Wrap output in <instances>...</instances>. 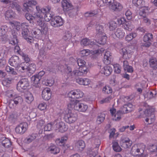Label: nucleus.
I'll return each mask as SVG.
<instances>
[{"label": "nucleus", "instance_id": "obj_1", "mask_svg": "<svg viewBox=\"0 0 157 157\" xmlns=\"http://www.w3.org/2000/svg\"><path fill=\"white\" fill-rule=\"evenodd\" d=\"M36 9V12L34 13L33 16L28 13L25 14V17L27 20L29 21L33 20L36 21L37 24L41 28L40 30L42 35L46 34L48 30V28L44 21H48L51 19V25L54 27H58L63 24L64 21L60 16H56L51 19L52 17L49 14V9L48 8L46 7L40 9L39 6H37Z\"/></svg>", "mask_w": 157, "mask_h": 157}, {"label": "nucleus", "instance_id": "obj_2", "mask_svg": "<svg viewBox=\"0 0 157 157\" xmlns=\"http://www.w3.org/2000/svg\"><path fill=\"white\" fill-rule=\"evenodd\" d=\"M10 28L13 29V31L19 30L21 28L22 29V35L23 38L30 44L33 43L34 40V38L30 36V32L28 29L29 25L27 23L23 22L20 24L19 22L15 21H13L9 22Z\"/></svg>", "mask_w": 157, "mask_h": 157}, {"label": "nucleus", "instance_id": "obj_3", "mask_svg": "<svg viewBox=\"0 0 157 157\" xmlns=\"http://www.w3.org/2000/svg\"><path fill=\"white\" fill-rule=\"evenodd\" d=\"M68 108L79 112L84 113L87 110L88 107L86 104L80 102L78 100H75L74 102L68 104Z\"/></svg>", "mask_w": 157, "mask_h": 157}, {"label": "nucleus", "instance_id": "obj_4", "mask_svg": "<svg viewBox=\"0 0 157 157\" xmlns=\"http://www.w3.org/2000/svg\"><path fill=\"white\" fill-rule=\"evenodd\" d=\"M145 146L143 144H138L132 146L131 154L134 156L138 155L139 157H145L146 155L144 154Z\"/></svg>", "mask_w": 157, "mask_h": 157}, {"label": "nucleus", "instance_id": "obj_5", "mask_svg": "<svg viewBox=\"0 0 157 157\" xmlns=\"http://www.w3.org/2000/svg\"><path fill=\"white\" fill-rule=\"evenodd\" d=\"M133 47L131 46L122 47L120 50V52L124 59H129L133 52Z\"/></svg>", "mask_w": 157, "mask_h": 157}, {"label": "nucleus", "instance_id": "obj_6", "mask_svg": "<svg viewBox=\"0 0 157 157\" xmlns=\"http://www.w3.org/2000/svg\"><path fill=\"white\" fill-rule=\"evenodd\" d=\"M71 109H69L68 112L65 114L64 119L68 123L72 124L75 123L77 120L78 115L76 113H74L73 110H71Z\"/></svg>", "mask_w": 157, "mask_h": 157}, {"label": "nucleus", "instance_id": "obj_7", "mask_svg": "<svg viewBox=\"0 0 157 157\" xmlns=\"http://www.w3.org/2000/svg\"><path fill=\"white\" fill-rule=\"evenodd\" d=\"M84 95V94L81 90L77 89H74L70 91L67 94L68 97L71 99V101L73 102L75 100V99H79L82 98Z\"/></svg>", "mask_w": 157, "mask_h": 157}, {"label": "nucleus", "instance_id": "obj_8", "mask_svg": "<svg viewBox=\"0 0 157 157\" xmlns=\"http://www.w3.org/2000/svg\"><path fill=\"white\" fill-rule=\"evenodd\" d=\"M37 4V2L35 0H25L23 4V6L24 8L28 12V13L26 14L29 13L33 16L34 13L36 12V10L35 12H33L32 9L33 6H35Z\"/></svg>", "mask_w": 157, "mask_h": 157}, {"label": "nucleus", "instance_id": "obj_9", "mask_svg": "<svg viewBox=\"0 0 157 157\" xmlns=\"http://www.w3.org/2000/svg\"><path fill=\"white\" fill-rule=\"evenodd\" d=\"M88 71V70H86L85 67H84L82 69H80L79 67L78 69H75L71 73V70L70 67H67V73L68 74H70V75L73 74L76 76H82L86 74Z\"/></svg>", "mask_w": 157, "mask_h": 157}, {"label": "nucleus", "instance_id": "obj_10", "mask_svg": "<svg viewBox=\"0 0 157 157\" xmlns=\"http://www.w3.org/2000/svg\"><path fill=\"white\" fill-rule=\"evenodd\" d=\"M104 51L103 48L98 49L94 51H90L89 49H83L80 51V55L82 56H87L90 55H98Z\"/></svg>", "mask_w": 157, "mask_h": 157}, {"label": "nucleus", "instance_id": "obj_11", "mask_svg": "<svg viewBox=\"0 0 157 157\" xmlns=\"http://www.w3.org/2000/svg\"><path fill=\"white\" fill-rule=\"evenodd\" d=\"M29 86L28 80L26 78L22 79L18 82L17 85V89L20 92L26 89Z\"/></svg>", "mask_w": 157, "mask_h": 157}, {"label": "nucleus", "instance_id": "obj_12", "mask_svg": "<svg viewBox=\"0 0 157 157\" xmlns=\"http://www.w3.org/2000/svg\"><path fill=\"white\" fill-rule=\"evenodd\" d=\"M55 129L57 130L59 132H63L66 131L68 129V127L65 123L62 121L58 120H55Z\"/></svg>", "mask_w": 157, "mask_h": 157}, {"label": "nucleus", "instance_id": "obj_13", "mask_svg": "<svg viewBox=\"0 0 157 157\" xmlns=\"http://www.w3.org/2000/svg\"><path fill=\"white\" fill-rule=\"evenodd\" d=\"M113 119L115 121H119L121 118V113L120 111H116V109L112 108L110 110Z\"/></svg>", "mask_w": 157, "mask_h": 157}, {"label": "nucleus", "instance_id": "obj_14", "mask_svg": "<svg viewBox=\"0 0 157 157\" xmlns=\"http://www.w3.org/2000/svg\"><path fill=\"white\" fill-rule=\"evenodd\" d=\"M152 35L151 33L145 34L144 37L143 46L147 47H149L151 44V40L152 38Z\"/></svg>", "mask_w": 157, "mask_h": 157}, {"label": "nucleus", "instance_id": "obj_15", "mask_svg": "<svg viewBox=\"0 0 157 157\" xmlns=\"http://www.w3.org/2000/svg\"><path fill=\"white\" fill-rule=\"evenodd\" d=\"M62 7L64 12H67L73 9V6L69 0H62Z\"/></svg>", "mask_w": 157, "mask_h": 157}, {"label": "nucleus", "instance_id": "obj_16", "mask_svg": "<svg viewBox=\"0 0 157 157\" xmlns=\"http://www.w3.org/2000/svg\"><path fill=\"white\" fill-rule=\"evenodd\" d=\"M0 1L1 2L5 4H9L10 7L15 9L17 11H20L21 10L20 6L15 2L11 1L10 0H0Z\"/></svg>", "mask_w": 157, "mask_h": 157}, {"label": "nucleus", "instance_id": "obj_17", "mask_svg": "<svg viewBox=\"0 0 157 157\" xmlns=\"http://www.w3.org/2000/svg\"><path fill=\"white\" fill-rule=\"evenodd\" d=\"M150 110H146L145 113L147 117L145 119L146 121L149 124H151L155 121V115L153 112L150 113Z\"/></svg>", "mask_w": 157, "mask_h": 157}, {"label": "nucleus", "instance_id": "obj_18", "mask_svg": "<svg viewBox=\"0 0 157 157\" xmlns=\"http://www.w3.org/2000/svg\"><path fill=\"white\" fill-rule=\"evenodd\" d=\"M27 128V125L26 123L21 124L16 127L15 131L17 133L22 134L26 131Z\"/></svg>", "mask_w": 157, "mask_h": 157}, {"label": "nucleus", "instance_id": "obj_19", "mask_svg": "<svg viewBox=\"0 0 157 157\" xmlns=\"http://www.w3.org/2000/svg\"><path fill=\"white\" fill-rule=\"evenodd\" d=\"M132 144V141L129 138L127 137L122 139L120 142L121 146L124 148H127L130 147Z\"/></svg>", "mask_w": 157, "mask_h": 157}, {"label": "nucleus", "instance_id": "obj_20", "mask_svg": "<svg viewBox=\"0 0 157 157\" xmlns=\"http://www.w3.org/2000/svg\"><path fill=\"white\" fill-rule=\"evenodd\" d=\"M42 97L44 100L48 101L49 100L51 97V92L49 88H45L42 92Z\"/></svg>", "mask_w": 157, "mask_h": 157}, {"label": "nucleus", "instance_id": "obj_21", "mask_svg": "<svg viewBox=\"0 0 157 157\" xmlns=\"http://www.w3.org/2000/svg\"><path fill=\"white\" fill-rule=\"evenodd\" d=\"M113 71L112 68L109 66H105L101 70L100 72L106 76L110 75Z\"/></svg>", "mask_w": 157, "mask_h": 157}, {"label": "nucleus", "instance_id": "obj_22", "mask_svg": "<svg viewBox=\"0 0 157 157\" xmlns=\"http://www.w3.org/2000/svg\"><path fill=\"white\" fill-rule=\"evenodd\" d=\"M77 83L80 85L88 86L91 83V80L87 78H79L76 79Z\"/></svg>", "mask_w": 157, "mask_h": 157}, {"label": "nucleus", "instance_id": "obj_23", "mask_svg": "<svg viewBox=\"0 0 157 157\" xmlns=\"http://www.w3.org/2000/svg\"><path fill=\"white\" fill-rule=\"evenodd\" d=\"M99 146V144H98L94 148L91 147L89 148L87 154L89 155V157H94L97 155Z\"/></svg>", "mask_w": 157, "mask_h": 157}, {"label": "nucleus", "instance_id": "obj_24", "mask_svg": "<svg viewBox=\"0 0 157 157\" xmlns=\"http://www.w3.org/2000/svg\"><path fill=\"white\" fill-rule=\"evenodd\" d=\"M28 65L27 63H22L16 67V70L20 72H24L26 71V68Z\"/></svg>", "mask_w": 157, "mask_h": 157}, {"label": "nucleus", "instance_id": "obj_25", "mask_svg": "<svg viewBox=\"0 0 157 157\" xmlns=\"http://www.w3.org/2000/svg\"><path fill=\"white\" fill-rule=\"evenodd\" d=\"M111 57V54L110 52L106 51L104 55L103 62L106 64L110 63L112 59Z\"/></svg>", "mask_w": 157, "mask_h": 157}, {"label": "nucleus", "instance_id": "obj_26", "mask_svg": "<svg viewBox=\"0 0 157 157\" xmlns=\"http://www.w3.org/2000/svg\"><path fill=\"white\" fill-rule=\"evenodd\" d=\"M67 139V136H64L62 137L61 139H59L56 140L57 143H58L60 145H63V146L64 149H67L69 147V146L68 144H65V143Z\"/></svg>", "mask_w": 157, "mask_h": 157}, {"label": "nucleus", "instance_id": "obj_27", "mask_svg": "<svg viewBox=\"0 0 157 157\" xmlns=\"http://www.w3.org/2000/svg\"><path fill=\"white\" fill-rule=\"evenodd\" d=\"M25 101L28 103H30L33 100L34 98L31 92H26L24 95Z\"/></svg>", "mask_w": 157, "mask_h": 157}, {"label": "nucleus", "instance_id": "obj_28", "mask_svg": "<svg viewBox=\"0 0 157 157\" xmlns=\"http://www.w3.org/2000/svg\"><path fill=\"white\" fill-rule=\"evenodd\" d=\"M19 58L17 56H14L12 57L9 60V64L14 67H16L19 62Z\"/></svg>", "mask_w": 157, "mask_h": 157}, {"label": "nucleus", "instance_id": "obj_29", "mask_svg": "<svg viewBox=\"0 0 157 157\" xmlns=\"http://www.w3.org/2000/svg\"><path fill=\"white\" fill-rule=\"evenodd\" d=\"M31 83L32 85L36 87L39 86L40 84V78L37 75H35L33 76L31 78Z\"/></svg>", "mask_w": 157, "mask_h": 157}, {"label": "nucleus", "instance_id": "obj_30", "mask_svg": "<svg viewBox=\"0 0 157 157\" xmlns=\"http://www.w3.org/2000/svg\"><path fill=\"white\" fill-rule=\"evenodd\" d=\"M148 10V7L141 6L138 11V13L140 16L143 17L146 16V13Z\"/></svg>", "mask_w": 157, "mask_h": 157}, {"label": "nucleus", "instance_id": "obj_31", "mask_svg": "<svg viewBox=\"0 0 157 157\" xmlns=\"http://www.w3.org/2000/svg\"><path fill=\"white\" fill-rule=\"evenodd\" d=\"M33 36L36 39L40 38L42 36L41 30L35 28L33 30Z\"/></svg>", "mask_w": 157, "mask_h": 157}, {"label": "nucleus", "instance_id": "obj_32", "mask_svg": "<svg viewBox=\"0 0 157 157\" xmlns=\"http://www.w3.org/2000/svg\"><path fill=\"white\" fill-rule=\"evenodd\" d=\"M110 8L114 11H119L122 9L123 6L120 3L115 2L113 3Z\"/></svg>", "mask_w": 157, "mask_h": 157}, {"label": "nucleus", "instance_id": "obj_33", "mask_svg": "<svg viewBox=\"0 0 157 157\" xmlns=\"http://www.w3.org/2000/svg\"><path fill=\"white\" fill-rule=\"evenodd\" d=\"M9 98H13V101L14 103L16 105H17L19 102H21L22 101V99L21 97L20 96H17L13 94H10V96L8 95Z\"/></svg>", "mask_w": 157, "mask_h": 157}, {"label": "nucleus", "instance_id": "obj_34", "mask_svg": "<svg viewBox=\"0 0 157 157\" xmlns=\"http://www.w3.org/2000/svg\"><path fill=\"white\" fill-rule=\"evenodd\" d=\"M55 121L48 123L44 127V130L50 131L53 128L55 129Z\"/></svg>", "mask_w": 157, "mask_h": 157}, {"label": "nucleus", "instance_id": "obj_35", "mask_svg": "<svg viewBox=\"0 0 157 157\" xmlns=\"http://www.w3.org/2000/svg\"><path fill=\"white\" fill-rule=\"evenodd\" d=\"M85 147L84 142L82 140H80L76 144V147L80 151L82 150Z\"/></svg>", "mask_w": 157, "mask_h": 157}, {"label": "nucleus", "instance_id": "obj_36", "mask_svg": "<svg viewBox=\"0 0 157 157\" xmlns=\"http://www.w3.org/2000/svg\"><path fill=\"white\" fill-rule=\"evenodd\" d=\"M26 69V71L33 74L36 70V65L35 64L33 63H31L30 64L28 63Z\"/></svg>", "mask_w": 157, "mask_h": 157}, {"label": "nucleus", "instance_id": "obj_37", "mask_svg": "<svg viewBox=\"0 0 157 157\" xmlns=\"http://www.w3.org/2000/svg\"><path fill=\"white\" fill-rule=\"evenodd\" d=\"M48 106L47 104L45 102L40 103L38 105L37 108L41 111L45 112L48 109Z\"/></svg>", "mask_w": 157, "mask_h": 157}, {"label": "nucleus", "instance_id": "obj_38", "mask_svg": "<svg viewBox=\"0 0 157 157\" xmlns=\"http://www.w3.org/2000/svg\"><path fill=\"white\" fill-rule=\"evenodd\" d=\"M123 27L125 29L130 31H131L134 28V25L130 21L126 22L123 25Z\"/></svg>", "mask_w": 157, "mask_h": 157}, {"label": "nucleus", "instance_id": "obj_39", "mask_svg": "<svg viewBox=\"0 0 157 157\" xmlns=\"http://www.w3.org/2000/svg\"><path fill=\"white\" fill-rule=\"evenodd\" d=\"M77 63L80 69H82L84 67H85L86 70H88L87 67L86 63L84 60L78 59L77 60Z\"/></svg>", "mask_w": 157, "mask_h": 157}, {"label": "nucleus", "instance_id": "obj_40", "mask_svg": "<svg viewBox=\"0 0 157 157\" xmlns=\"http://www.w3.org/2000/svg\"><path fill=\"white\" fill-rule=\"evenodd\" d=\"M15 14L11 10H9L6 12L5 16L6 18L8 20H10L14 17Z\"/></svg>", "mask_w": 157, "mask_h": 157}, {"label": "nucleus", "instance_id": "obj_41", "mask_svg": "<svg viewBox=\"0 0 157 157\" xmlns=\"http://www.w3.org/2000/svg\"><path fill=\"white\" fill-rule=\"evenodd\" d=\"M54 82V80L52 78H49L44 79L43 81V83L45 85L48 86H51L53 85Z\"/></svg>", "mask_w": 157, "mask_h": 157}, {"label": "nucleus", "instance_id": "obj_42", "mask_svg": "<svg viewBox=\"0 0 157 157\" xmlns=\"http://www.w3.org/2000/svg\"><path fill=\"white\" fill-rule=\"evenodd\" d=\"M112 147L114 151L116 152H120L122 150L118 143L115 141L112 142Z\"/></svg>", "mask_w": 157, "mask_h": 157}, {"label": "nucleus", "instance_id": "obj_43", "mask_svg": "<svg viewBox=\"0 0 157 157\" xmlns=\"http://www.w3.org/2000/svg\"><path fill=\"white\" fill-rule=\"evenodd\" d=\"M49 150L53 154H56L59 152V148L55 145H52L49 147Z\"/></svg>", "mask_w": 157, "mask_h": 157}, {"label": "nucleus", "instance_id": "obj_44", "mask_svg": "<svg viewBox=\"0 0 157 157\" xmlns=\"http://www.w3.org/2000/svg\"><path fill=\"white\" fill-rule=\"evenodd\" d=\"M99 36V38L98 40V43L100 44H105L106 42L107 37L105 36L104 34Z\"/></svg>", "mask_w": 157, "mask_h": 157}, {"label": "nucleus", "instance_id": "obj_45", "mask_svg": "<svg viewBox=\"0 0 157 157\" xmlns=\"http://www.w3.org/2000/svg\"><path fill=\"white\" fill-rule=\"evenodd\" d=\"M149 62L151 67L154 69L157 68V61L156 59L151 58L150 59Z\"/></svg>", "mask_w": 157, "mask_h": 157}, {"label": "nucleus", "instance_id": "obj_46", "mask_svg": "<svg viewBox=\"0 0 157 157\" xmlns=\"http://www.w3.org/2000/svg\"><path fill=\"white\" fill-rule=\"evenodd\" d=\"M115 34L117 37L122 38L124 36L125 33L121 29H118L115 32Z\"/></svg>", "mask_w": 157, "mask_h": 157}, {"label": "nucleus", "instance_id": "obj_47", "mask_svg": "<svg viewBox=\"0 0 157 157\" xmlns=\"http://www.w3.org/2000/svg\"><path fill=\"white\" fill-rule=\"evenodd\" d=\"M96 30L97 32V36H98L102 35L104 34L103 33V26L101 25H98L96 27Z\"/></svg>", "mask_w": 157, "mask_h": 157}, {"label": "nucleus", "instance_id": "obj_48", "mask_svg": "<svg viewBox=\"0 0 157 157\" xmlns=\"http://www.w3.org/2000/svg\"><path fill=\"white\" fill-rule=\"evenodd\" d=\"M2 146L6 148H9L11 146L10 141L7 138H5L2 141Z\"/></svg>", "mask_w": 157, "mask_h": 157}, {"label": "nucleus", "instance_id": "obj_49", "mask_svg": "<svg viewBox=\"0 0 157 157\" xmlns=\"http://www.w3.org/2000/svg\"><path fill=\"white\" fill-rule=\"evenodd\" d=\"M112 89L108 85L105 86L102 89V92L105 94H109L112 92Z\"/></svg>", "mask_w": 157, "mask_h": 157}, {"label": "nucleus", "instance_id": "obj_50", "mask_svg": "<svg viewBox=\"0 0 157 157\" xmlns=\"http://www.w3.org/2000/svg\"><path fill=\"white\" fill-rule=\"evenodd\" d=\"M137 36L136 34L134 33H132L127 35L125 37L126 40L129 41L135 38Z\"/></svg>", "mask_w": 157, "mask_h": 157}, {"label": "nucleus", "instance_id": "obj_51", "mask_svg": "<svg viewBox=\"0 0 157 157\" xmlns=\"http://www.w3.org/2000/svg\"><path fill=\"white\" fill-rule=\"evenodd\" d=\"M35 122L37 124V127L39 128L43 126L45 123L44 120L41 118L36 120Z\"/></svg>", "mask_w": 157, "mask_h": 157}, {"label": "nucleus", "instance_id": "obj_52", "mask_svg": "<svg viewBox=\"0 0 157 157\" xmlns=\"http://www.w3.org/2000/svg\"><path fill=\"white\" fill-rule=\"evenodd\" d=\"M133 4L136 6H138L144 5V2L143 0H132Z\"/></svg>", "mask_w": 157, "mask_h": 157}, {"label": "nucleus", "instance_id": "obj_53", "mask_svg": "<svg viewBox=\"0 0 157 157\" xmlns=\"http://www.w3.org/2000/svg\"><path fill=\"white\" fill-rule=\"evenodd\" d=\"M36 135L35 134H33L32 135L28 136L25 139V142L29 143L35 140L36 138Z\"/></svg>", "mask_w": 157, "mask_h": 157}, {"label": "nucleus", "instance_id": "obj_54", "mask_svg": "<svg viewBox=\"0 0 157 157\" xmlns=\"http://www.w3.org/2000/svg\"><path fill=\"white\" fill-rule=\"evenodd\" d=\"M117 26V23L114 21H111L109 22V28L110 30H113Z\"/></svg>", "mask_w": 157, "mask_h": 157}, {"label": "nucleus", "instance_id": "obj_55", "mask_svg": "<svg viewBox=\"0 0 157 157\" xmlns=\"http://www.w3.org/2000/svg\"><path fill=\"white\" fill-rule=\"evenodd\" d=\"M71 33L69 32H67L63 36V39L65 40H69L71 39Z\"/></svg>", "mask_w": 157, "mask_h": 157}, {"label": "nucleus", "instance_id": "obj_56", "mask_svg": "<svg viewBox=\"0 0 157 157\" xmlns=\"http://www.w3.org/2000/svg\"><path fill=\"white\" fill-rule=\"evenodd\" d=\"M91 43H92L90 42V40L87 38L83 39L81 42V44L84 46H87L89 44H92Z\"/></svg>", "mask_w": 157, "mask_h": 157}, {"label": "nucleus", "instance_id": "obj_57", "mask_svg": "<svg viewBox=\"0 0 157 157\" xmlns=\"http://www.w3.org/2000/svg\"><path fill=\"white\" fill-rule=\"evenodd\" d=\"M7 31V27L6 25L2 26L0 28V36L4 35Z\"/></svg>", "mask_w": 157, "mask_h": 157}, {"label": "nucleus", "instance_id": "obj_58", "mask_svg": "<svg viewBox=\"0 0 157 157\" xmlns=\"http://www.w3.org/2000/svg\"><path fill=\"white\" fill-rule=\"evenodd\" d=\"M114 71L117 73H119L121 71V67L118 64H116L113 65Z\"/></svg>", "mask_w": 157, "mask_h": 157}, {"label": "nucleus", "instance_id": "obj_59", "mask_svg": "<svg viewBox=\"0 0 157 157\" xmlns=\"http://www.w3.org/2000/svg\"><path fill=\"white\" fill-rule=\"evenodd\" d=\"M105 115L104 114H101L99 116L97 119V122L98 124H100L103 122L105 119Z\"/></svg>", "mask_w": 157, "mask_h": 157}, {"label": "nucleus", "instance_id": "obj_60", "mask_svg": "<svg viewBox=\"0 0 157 157\" xmlns=\"http://www.w3.org/2000/svg\"><path fill=\"white\" fill-rule=\"evenodd\" d=\"M6 70L10 74L13 75H16L17 74L16 72L14 71V69L8 66H6Z\"/></svg>", "mask_w": 157, "mask_h": 157}, {"label": "nucleus", "instance_id": "obj_61", "mask_svg": "<svg viewBox=\"0 0 157 157\" xmlns=\"http://www.w3.org/2000/svg\"><path fill=\"white\" fill-rule=\"evenodd\" d=\"M112 99V97L111 96H109L106 98L101 100L100 101V103L101 104L108 103Z\"/></svg>", "mask_w": 157, "mask_h": 157}, {"label": "nucleus", "instance_id": "obj_62", "mask_svg": "<svg viewBox=\"0 0 157 157\" xmlns=\"http://www.w3.org/2000/svg\"><path fill=\"white\" fill-rule=\"evenodd\" d=\"M12 82V79L10 78H7L3 80L2 84L4 86H7L10 84Z\"/></svg>", "mask_w": 157, "mask_h": 157}, {"label": "nucleus", "instance_id": "obj_63", "mask_svg": "<svg viewBox=\"0 0 157 157\" xmlns=\"http://www.w3.org/2000/svg\"><path fill=\"white\" fill-rule=\"evenodd\" d=\"M124 108L126 109L127 110H128V111L130 112L132 111L134 106L132 104L128 103V105H124Z\"/></svg>", "mask_w": 157, "mask_h": 157}, {"label": "nucleus", "instance_id": "obj_64", "mask_svg": "<svg viewBox=\"0 0 157 157\" xmlns=\"http://www.w3.org/2000/svg\"><path fill=\"white\" fill-rule=\"evenodd\" d=\"M18 42V41L17 39L16 36L13 35V39L10 40V43L12 45H15L17 44Z\"/></svg>", "mask_w": 157, "mask_h": 157}]
</instances>
